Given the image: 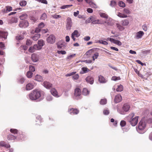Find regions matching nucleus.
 Returning a JSON list of instances; mask_svg holds the SVG:
<instances>
[{"label":"nucleus","instance_id":"1","mask_svg":"<svg viewBox=\"0 0 152 152\" xmlns=\"http://www.w3.org/2000/svg\"><path fill=\"white\" fill-rule=\"evenodd\" d=\"M42 91L37 89L33 90L27 96L28 98L31 101H35L41 98H43Z\"/></svg>","mask_w":152,"mask_h":152},{"label":"nucleus","instance_id":"2","mask_svg":"<svg viewBox=\"0 0 152 152\" xmlns=\"http://www.w3.org/2000/svg\"><path fill=\"white\" fill-rule=\"evenodd\" d=\"M138 118V116H135L134 114L132 113L127 117L126 119L132 126H135L137 123Z\"/></svg>","mask_w":152,"mask_h":152},{"label":"nucleus","instance_id":"3","mask_svg":"<svg viewBox=\"0 0 152 152\" xmlns=\"http://www.w3.org/2000/svg\"><path fill=\"white\" fill-rule=\"evenodd\" d=\"M130 108L129 105L127 104H124L122 108L121 109L119 106H118L117 107V110L118 113L121 114H125V113L128 111Z\"/></svg>","mask_w":152,"mask_h":152},{"label":"nucleus","instance_id":"4","mask_svg":"<svg viewBox=\"0 0 152 152\" xmlns=\"http://www.w3.org/2000/svg\"><path fill=\"white\" fill-rule=\"evenodd\" d=\"M146 126V123L143 120H141L139 122L138 128L137 129V132L140 134H143L144 133V130Z\"/></svg>","mask_w":152,"mask_h":152},{"label":"nucleus","instance_id":"5","mask_svg":"<svg viewBox=\"0 0 152 152\" xmlns=\"http://www.w3.org/2000/svg\"><path fill=\"white\" fill-rule=\"evenodd\" d=\"M131 13V11L129 9L125 8L123 10V13L118 12L117 13V15L121 18H126L128 17L127 15L130 14Z\"/></svg>","mask_w":152,"mask_h":152},{"label":"nucleus","instance_id":"6","mask_svg":"<svg viewBox=\"0 0 152 152\" xmlns=\"http://www.w3.org/2000/svg\"><path fill=\"white\" fill-rule=\"evenodd\" d=\"M16 141H22L25 140V135L22 132H19L16 136Z\"/></svg>","mask_w":152,"mask_h":152},{"label":"nucleus","instance_id":"7","mask_svg":"<svg viewBox=\"0 0 152 152\" xmlns=\"http://www.w3.org/2000/svg\"><path fill=\"white\" fill-rule=\"evenodd\" d=\"M72 25V19L70 17L67 18L66 20V28L67 30H70Z\"/></svg>","mask_w":152,"mask_h":152},{"label":"nucleus","instance_id":"8","mask_svg":"<svg viewBox=\"0 0 152 152\" xmlns=\"http://www.w3.org/2000/svg\"><path fill=\"white\" fill-rule=\"evenodd\" d=\"M35 83L34 82H31L27 83L26 86V89L27 91L30 90L34 88Z\"/></svg>","mask_w":152,"mask_h":152},{"label":"nucleus","instance_id":"9","mask_svg":"<svg viewBox=\"0 0 152 152\" xmlns=\"http://www.w3.org/2000/svg\"><path fill=\"white\" fill-rule=\"evenodd\" d=\"M81 91L80 89L79 88H76L75 90L74 96L75 99H78V97L81 95Z\"/></svg>","mask_w":152,"mask_h":152},{"label":"nucleus","instance_id":"10","mask_svg":"<svg viewBox=\"0 0 152 152\" xmlns=\"http://www.w3.org/2000/svg\"><path fill=\"white\" fill-rule=\"evenodd\" d=\"M55 37L53 35H50L47 38V42L50 44H53L55 42Z\"/></svg>","mask_w":152,"mask_h":152},{"label":"nucleus","instance_id":"11","mask_svg":"<svg viewBox=\"0 0 152 152\" xmlns=\"http://www.w3.org/2000/svg\"><path fill=\"white\" fill-rule=\"evenodd\" d=\"M28 22L26 20L22 21L19 24V26L20 28H26L28 27Z\"/></svg>","mask_w":152,"mask_h":152},{"label":"nucleus","instance_id":"12","mask_svg":"<svg viewBox=\"0 0 152 152\" xmlns=\"http://www.w3.org/2000/svg\"><path fill=\"white\" fill-rule=\"evenodd\" d=\"M106 20L104 21V23L107 26H112L113 23V20L108 16V18H106Z\"/></svg>","mask_w":152,"mask_h":152},{"label":"nucleus","instance_id":"13","mask_svg":"<svg viewBox=\"0 0 152 152\" xmlns=\"http://www.w3.org/2000/svg\"><path fill=\"white\" fill-rule=\"evenodd\" d=\"M69 113L71 115H74L78 114L79 113V110L75 108H71L68 110Z\"/></svg>","mask_w":152,"mask_h":152},{"label":"nucleus","instance_id":"14","mask_svg":"<svg viewBox=\"0 0 152 152\" xmlns=\"http://www.w3.org/2000/svg\"><path fill=\"white\" fill-rule=\"evenodd\" d=\"M39 55L35 53H33L32 54L31 58L32 61L34 62L38 61L39 59Z\"/></svg>","mask_w":152,"mask_h":152},{"label":"nucleus","instance_id":"15","mask_svg":"<svg viewBox=\"0 0 152 152\" xmlns=\"http://www.w3.org/2000/svg\"><path fill=\"white\" fill-rule=\"evenodd\" d=\"M87 83L90 84H92L94 82V78L93 77L91 76H89L86 77L85 79Z\"/></svg>","mask_w":152,"mask_h":152},{"label":"nucleus","instance_id":"16","mask_svg":"<svg viewBox=\"0 0 152 152\" xmlns=\"http://www.w3.org/2000/svg\"><path fill=\"white\" fill-rule=\"evenodd\" d=\"M51 94L54 96L56 97H58L60 96V95H58L57 91L55 88H52L50 90Z\"/></svg>","mask_w":152,"mask_h":152},{"label":"nucleus","instance_id":"17","mask_svg":"<svg viewBox=\"0 0 152 152\" xmlns=\"http://www.w3.org/2000/svg\"><path fill=\"white\" fill-rule=\"evenodd\" d=\"M7 140L9 141H11L13 142L16 141V136L12 134H9L7 136Z\"/></svg>","mask_w":152,"mask_h":152},{"label":"nucleus","instance_id":"18","mask_svg":"<svg viewBox=\"0 0 152 152\" xmlns=\"http://www.w3.org/2000/svg\"><path fill=\"white\" fill-rule=\"evenodd\" d=\"M122 100V96L120 94H118L116 95L115 98L114 102L116 103L121 102Z\"/></svg>","mask_w":152,"mask_h":152},{"label":"nucleus","instance_id":"19","mask_svg":"<svg viewBox=\"0 0 152 152\" xmlns=\"http://www.w3.org/2000/svg\"><path fill=\"white\" fill-rule=\"evenodd\" d=\"M43 86L47 89H49L52 86V84L47 81H44L43 83Z\"/></svg>","mask_w":152,"mask_h":152},{"label":"nucleus","instance_id":"20","mask_svg":"<svg viewBox=\"0 0 152 152\" xmlns=\"http://www.w3.org/2000/svg\"><path fill=\"white\" fill-rule=\"evenodd\" d=\"M144 33L143 31H140L136 33V39H138L142 37L144 35Z\"/></svg>","mask_w":152,"mask_h":152},{"label":"nucleus","instance_id":"21","mask_svg":"<svg viewBox=\"0 0 152 152\" xmlns=\"http://www.w3.org/2000/svg\"><path fill=\"white\" fill-rule=\"evenodd\" d=\"M99 80L100 83H105L107 81V80L101 75L99 76Z\"/></svg>","mask_w":152,"mask_h":152},{"label":"nucleus","instance_id":"22","mask_svg":"<svg viewBox=\"0 0 152 152\" xmlns=\"http://www.w3.org/2000/svg\"><path fill=\"white\" fill-rule=\"evenodd\" d=\"M8 35V33L7 31H0V37L6 39Z\"/></svg>","mask_w":152,"mask_h":152},{"label":"nucleus","instance_id":"23","mask_svg":"<svg viewBox=\"0 0 152 152\" xmlns=\"http://www.w3.org/2000/svg\"><path fill=\"white\" fill-rule=\"evenodd\" d=\"M36 124L38 125H40L42 122V119L40 116H38L36 118Z\"/></svg>","mask_w":152,"mask_h":152},{"label":"nucleus","instance_id":"24","mask_svg":"<svg viewBox=\"0 0 152 152\" xmlns=\"http://www.w3.org/2000/svg\"><path fill=\"white\" fill-rule=\"evenodd\" d=\"M0 146L4 147L7 148L10 147V145L9 144H7L4 141H1L0 142Z\"/></svg>","mask_w":152,"mask_h":152},{"label":"nucleus","instance_id":"25","mask_svg":"<svg viewBox=\"0 0 152 152\" xmlns=\"http://www.w3.org/2000/svg\"><path fill=\"white\" fill-rule=\"evenodd\" d=\"M90 91L86 88H84L82 91L83 94L84 96H87L89 95Z\"/></svg>","mask_w":152,"mask_h":152},{"label":"nucleus","instance_id":"26","mask_svg":"<svg viewBox=\"0 0 152 152\" xmlns=\"http://www.w3.org/2000/svg\"><path fill=\"white\" fill-rule=\"evenodd\" d=\"M115 86L117 87L116 90L117 92H121L123 90V86L121 85H118Z\"/></svg>","mask_w":152,"mask_h":152},{"label":"nucleus","instance_id":"27","mask_svg":"<svg viewBox=\"0 0 152 152\" xmlns=\"http://www.w3.org/2000/svg\"><path fill=\"white\" fill-rule=\"evenodd\" d=\"M18 83L22 84L23 83L26 79L23 77L20 76L18 79Z\"/></svg>","mask_w":152,"mask_h":152},{"label":"nucleus","instance_id":"28","mask_svg":"<svg viewBox=\"0 0 152 152\" xmlns=\"http://www.w3.org/2000/svg\"><path fill=\"white\" fill-rule=\"evenodd\" d=\"M96 19V18L95 16H92L89 17L86 20V22L87 23H89L91 22H93V21H94Z\"/></svg>","mask_w":152,"mask_h":152},{"label":"nucleus","instance_id":"29","mask_svg":"<svg viewBox=\"0 0 152 152\" xmlns=\"http://www.w3.org/2000/svg\"><path fill=\"white\" fill-rule=\"evenodd\" d=\"M99 16L101 18L106 19L108 18V15L106 13L102 12H100L99 13Z\"/></svg>","mask_w":152,"mask_h":152},{"label":"nucleus","instance_id":"30","mask_svg":"<svg viewBox=\"0 0 152 152\" xmlns=\"http://www.w3.org/2000/svg\"><path fill=\"white\" fill-rule=\"evenodd\" d=\"M10 132L11 133L15 135L18 134L19 132L17 129H11L10 130Z\"/></svg>","mask_w":152,"mask_h":152},{"label":"nucleus","instance_id":"31","mask_svg":"<svg viewBox=\"0 0 152 152\" xmlns=\"http://www.w3.org/2000/svg\"><path fill=\"white\" fill-rule=\"evenodd\" d=\"M18 22V19L16 18H12L9 21V23L11 24L16 23Z\"/></svg>","mask_w":152,"mask_h":152},{"label":"nucleus","instance_id":"32","mask_svg":"<svg viewBox=\"0 0 152 152\" xmlns=\"http://www.w3.org/2000/svg\"><path fill=\"white\" fill-rule=\"evenodd\" d=\"M88 69L86 67H82L81 68V71L80 72L81 74H83L87 72Z\"/></svg>","mask_w":152,"mask_h":152},{"label":"nucleus","instance_id":"33","mask_svg":"<svg viewBox=\"0 0 152 152\" xmlns=\"http://www.w3.org/2000/svg\"><path fill=\"white\" fill-rule=\"evenodd\" d=\"M35 80L38 81H41L42 80V77L39 75H37L35 78Z\"/></svg>","mask_w":152,"mask_h":152},{"label":"nucleus","instance_id":"34","mask_svg":"<svg viewBox=\"0 0 152 152\" xmlns=\"http://www.w3.org/2000/svg\"><path fill=\"white\" fill-rule=\"evenodd\" d=\"M38 44L41 48L45 44V42L42 40H39L38 41Z\"/></svg>","mask_w":152,"mask_h":152},{"label":"nucleus","instance_id":"35","mask_svg":"<svg viewBox=\"0 0 152 152\" xmlns=\"http://www.w3.org/2000/svg\"><path fill=\"white\" fill-rule=\"evenodd\" d=\"M129 20L127 19H125L124 20L121 21V24L123 26H127L129 24Z\"/></svg>","mask_w":152,"mask_h":152},{"label":"nucleus","instance_id":"36","mask_svg":"<svg viewBox=\"0 0 152 152\" xmlns=\"http://www.w3.org/2000/svg\"><path fill=\"white\" fill-rule=\"evenodd\" d=\"M89 4L91 7L94 8H96L97 7L96 5L93 2L92 0L89 3Z\"/></svg>","mask_w":152,"mask_h":152},{"label":"nucleus","instance_id":"37","mask_svg":"<svg viewBox=\"0 0 152 152\" xmlns=\"http://www.w3.org/2000/svg\"><path fill=\"white\" fill-rule=\"evenodd\" d=\"M27 4V2L26 1L22 0L20 1L19 2V4L22 7H24Z\"/></svg>","mask_w":152,"mask_h":152},{"label":"nucleus","instance_id":"38","mask_svg":"<svg viewBox=\"0 0 152 152\" xmlns=\"http://www.w3.org/2000/svg\"><path fill=\"white\" fill-rule=\"evenodd\" d=\"M40 37V35L39 34H37L33 37L32 39L34 41H37Z\"/></svg>","mask_w":152,"mask_h":152},{"label":"nucleus","instance_id":"39","mask_svg":"<svg viewBox=\"0 0 152 152\" xmlns=\"http://www.w3.org/2000/svg\"><path fill=\"white\" fill-rule=\"evenodd\" d=\"M118 5L121 7L124 8L125 7V4L122 1H119L118 3Z\"/></svg>","mask_w":152,"mask_h":152},{"label":"nucleus","instance_id":"40","mask_svg":"<svg viewBox=\"0 0 152 152\" xmlns=\"http://www.w3.org/2000/svg\"><path fill=\"white\" fill-rule=\"evenodd\" d=\"M33 74L32 72L28 71L27 73L26 76L28 78H30L32 77Z\"/></svg>","mask_w":152,"mask_h":152},{"label":"nucleus","instance_id":"41","mask_svg":"<svg viewBox=\"0 0 152 152\" xmlns=\"http://www.w3.org/2000/svg\"><path fill=\"white\" fill-rule=\"evenodd\" d=\"M27 15L26 14H22L20 16V18L21 20H23L27 18Z\"/></svg>","mask_w":152,"mask_h":152},{"label":"nucleus","instance_id":"42","mask_svg":"<svg viewBox=\"0 0 152 152\" xmlns=\"http://www.w3.org/2000/svg\"><path fill=\"white\" fill-rule=\"evenodd\" d=\"M107 103V101L106 99H102L101 100L100 103L101 105H104Z\"/></svg>","mask_w":152,"mask_h":152},{"label":"nucleus","instance_id":"43","mask_svg":"<svg viewBox=\"0 0 152 152\" xmlns=\"http://www.w3.org/2000/svg\"><path fill=\"white\" fill-rule=\"evenodd\" d=\"M47 18V15L46 13H44L41 15L40 19L41 20H45Z\"/></svg>","mask_w":152,"mask_h":152},{"label":"nucleus","instance_id":"44","mask_svg":"<svg viewBox=\"0 0 152 152\" xmlns=\"http://www.w3.org/2000/svg\"><path fill=\"white\" fill-rule=\"evenodd\" d=\"M72 34L76 37H78L79 36L78 31L77 30H75Z\"/></svg>","mask_w":152,"mask_h":152},{"label":"nucleus","instance_id":"45","mask_svg":"<svg viewBox=\"0 0 152 152\" xmlns=\"http://www.w3.org/2000/svg\"><path fill=\"white\" fill-rule=\"evenodd\" d=\"M72 6V5H66L62 6L61 7L60 9H64L66 8Z\"/></svg>","mask_w":152,"mask_h":152},{"label":"nucleus","instance_id":"46","mask_svg":"<svg viewBox=\"0 0 152 152\" xmlns=\"http://www.w3.org/2000/svg\"><path fill=\"white\" fill-rule=\"evenodd\" d=\"M103 114L105 115H108L110 113L109 110L107 109H104L103 111Z\"/></svg>","mask_w":152,"mask_h":152},{"label":"nucleus","instance_id":"47","mask_svg":"<svg viewBox=\"0 0 152 152\" xmlns=\"http://www.w3.org/2000/svg\"><path fill=\"white\" fill-rule=\"evenodd\" d=\"M52 18L54 19H58L61 17V16L59 15L54 14L51 15Z\"/></svg>","mask_w":152,"mask_h":152},{"label":"nucleus","instance_id":"48","mask_svg":"<svg viewBox=\"0 0 152 152\" xmlns=\"http://www.w3.org/2000/svg\"><path fill=\"white\" fill-rule=\"evenodd\" d=\"M79 77V75L78 74H75L72 76V78L74 80H77Z\"/></svg>","mask_w":152,"mask_h":152},{"label":"nucleus","instance_id":"49","mask_svg":"<svg viewBox=\"0 0 152 152\" xmlns=\"http://www.w3.org/2000/svg\"><path fill=\"white\" fill-rule=\"evenodd\" d=\"M116 26L120 30V31H122L123 30L124 28L122 26H121L119 24L117 23L116 24Z\"/></svg>","mask_w":152,"mask_h":152},{"label":"nucleus","instance_id":"50","mask_svg":"<svg viewBox=\"0 0 152 152\" xmlns=\"http://www.w3.org/2000/svg\"><path fill=\"white\" fill-rule=\"evenodd\" d=\"M29 71L31 72H34L35 71V68L32 65H30L29 66Z\"/></svg>","mask_w":152,"mask_h":152},{"label":"nucleus","instance_id":"51","mask_svg":"<svg viewBox=\"0 0 152 152\" xmlns=\"http://www.w3.org/2000/svg\"><path fill=\"white\" fill-rule=\"evenodd\" d=\"M35 50H39L41 49V48L37 44L34 45L33 46Z\"/></svg>","mask_w":152,"mask_h":152},{"label":"nucleus","instance_id":"52","mask_svg":"<svg viewBox=\"0 0 152 152\" xmlns=\"http://www.w3.org/2000/svg\"><path fill=\"white\" fill-rule=\"evenodd\" d=\"M99 42L100 44H103L105 45H107L108 44V43L106 41L102 40H99Z\"/></svg>","mask_w":152,"mask_h":152},{"label":"nucleus","instance_id":"53","mask_svg":"<svg viewBox=\"0 0 152 152\" xmlns=\"http://www.w3.org/2000/svg\"><path fill=\"white\" fill-rule=\"evenodd\" d=\"M5 8L6 11L9 12L12 11V7L9 6H6Z\"/></svg>","mask_w":152,"mask_h":152},{"label":"nucleus","instance_id":"54","mask_svg":"<svg viewBox=\"0 0 152 152\" xmlns=\"http://www.w3.org/2000/svg\"><path fill=\"white\" fill-rule=\"evenodd\" d=\"M46 99L47 101H50L52 100L53 97L51 96L48 95L47 96Z\"/></svg>","mask_w":152,"mask_h":152},{"label":"nucleus","instance_id":"55","mask_svg":"<svg viewBox=\"0 0 152 152\" xmlns=\"http://www.w3.org/2000/svg\"><path fill=\"white\" fill-rule=\"evenodd\" d=\"M93 50L92 49H90L86 53V54L87 56H88L91 54L93 52Z\"/></svg>","mask_w":152,"mask_h":152},{"label":"nucleus","instance_id":"56","mask_svg":"<svg viewBox=\"0 0 152 152\" xmlns=\"http://www.w3.org/2000/svg\"><path fill=\"white\" fill-rule=\"evenodd\" d=\"M76 73V72H72L70 73H69L67 74L65 76L66 77H69L71 76H73Z\"/></svg>","mask_w":152,"mask_h":152},{"label":"nucleus","instance_id":"57","mask_svg":"<svg viewBox=\"0 0 152 152\" xmlns=\"http://www.w3.org/2000/svg\"><path fill=\"white\" fill-rule=\"evenodd\" d=\"M120 125L121 127H124L126 125V122L125 121L122 120L121 121Z\"/></svg>","mask_w":152,"mask_h":152},{"label":"nucleus","instance_id":"58","mask_svg":"<svg viewBox=\"0 0 152 152\" xmlns=\"http://www.w3.org/2000/svg\"><path fill=\"white\" fill-rule=\"evenodd\" d=\"M111 79L113 80L116 81L120 80V77H118L113 76L112 77Z\"/></svg>","mask_w":152,"mask_h":152},{"label":"nucleus","instance_id":"59","mask_svg":"<svg viewBox=\"0 0 152 152\" xmlns=\"http://www.w3.org/2000/svg\"><path fill=\"white\" fill-rule=\"evenodd\" d=\"M114 44H116L119 46H121L122 45L121 42L119 40H115Z\"/></svg>","mask_w":152,"mask_h":152},{"label":"nucleus","instance_id":"60","mask_svg":"<svg viewBox=\"0 0 152 152\" xmlns=\"http://www.w3.org/2000/svg\"><path fill=\"white\" fill-rule=\"evenodd\" d=\"M44 26V23L42 22L40 24H39L38 27L40 28L41 29V28H43Z\"/></svg>","mask_w":152,"mask_h":152},{"label":"nucleus","instance_id":"61","mask_svg":"<svg viewBox=\"0 0 152 152\" xmlns=\"http://www.w3.org/2000/svg\"><path fill=\"white\" fill-rule=\"evenodd\" d=\"M28 51L30 52L33 53L35 51V50L34 48V47H31L29 48Z\"/></svg>","mask_w":152,"mask_h":152},{"label":"nucleus","instance_id":"62","mask_svg":"<svg viewBox=\"0 0 152 152\" xmlns=\"http://www.w3.org/2000/svg\"><path fill=\"white\" fill-rule=\"evenodd\" d=\"M57 52L59 54H65L66 53V52L64 50H58Z\"/></svg>","mask_w":152,"mask_h":152},{"label":"nucleus","instance_id":"63","mask_svg":"<svg viewBox=\"0 0 152 152\" xmlns=\"http://www.w3.org/2000/svg\"><path fill=\"white\" fill-rule=\"evenodd\" d=\"M26 45H30L32 44L31 41L29 39H27L26 42Z\"/></svg>","mask_w":152,"mask_h":152},{"label":"nucleus","instance_id":"64","mask_svg":"<svg viewBox=\"0 0 152 152\" xmlns=\"http://www.w3.org/2000/svg\"><path fill=\"white\" fill-rule=\"evenodd\" d=\"M116 4V2L115 1H111V3L110 4V5L112 7H114Z\"/></svg>","mask_w":152,"mask_h":152}]
</instances>
